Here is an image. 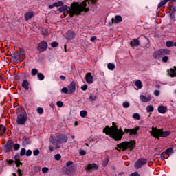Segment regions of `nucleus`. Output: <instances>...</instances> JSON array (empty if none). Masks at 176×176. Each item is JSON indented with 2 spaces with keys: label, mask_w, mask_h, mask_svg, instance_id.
Listing matches in <instances>:
<instances>
[{
  "label": "nucleus",
  "mask_w": 176,
  "mask_h": 176,
  "mask_svg": "<svg viewBox=\"0 0 176 176\" xmlns=\"http://www.w3.org/2000/svg\"><path fill=\"white\" fill-rule=\"evenodd\" d=\"M79 153L80 156H85V155H86V151H85V150H80Z\"/></svg>",
  "instance_id": "obj_49"
},
{
  "label": "nucleus",
  "mask_w": 176,
  "mask_h": 176,
  "mask_svg": "<svg viewBox=\"0 0 176 176\" xmlns=\"http://www.w3.org/2000/svg\"><path fill=\"white\" fill-rule=\"evenodd\" d=\"M133 119H135V120H140V119H141V117L140 116V114H138V113H133Z\"/></svg>",
  "instance_id": "obj_30"
},
{
  "label": "nucleus",
  "mask_w": 176,
  "mask_h": 176,
  "mask_svg": "<svg viewBox=\"0 0 176 176\" xmlns=\"http://www.w3.org/2000/svg\"><path fill=\"white\" fill-rule=\"evenodd\" d=\"M166 45L167 47H173L174 46V42L173 41H167L166 43Z\"/></svg>",
  "instance_id": "obj_31"
},
{
  "label": "nucleus",
  "mask_w": 176,
  "mask_h": 176,
  "mask_svg": "<svg viewBox=\"0 0 176 176\" xmlns=\"http://www.w3.org/2000/svg\"><path fill=\"white\" fill-rule=\"evenodd\" d=\"M64 6V3H63V1H58L56 3H54V6L55 8H60Z\"/></svg>",
  "instance_id": "obj_27"
},
{
  "label": "nucleus",
  "mask_w": 176,
  "mask_h": 176,
  "mask_svg": "<svg viewBox=\"0 0 176 176\" xmlns=\"http://www.w3.org/2000/svg\"><path fill=\"white\" fill-rule=\"evenodd\" d=\"M34 156H38L39 155V150L36 149L33 151Z\"/></svg>",
  "instance_id": "obj_50"
},
{
  "label": "nucleus",
  "mask_w": 176,
  "mask_h": 176,
  "mask_svg": "<svg viewBox=\"0 0 176 176\" xmlns=\"http://www.w3.org/2000/svg\"><path fill=\"white\" fill-rule=\"evenodd\" d=\"M87 5H89V0L83 1L81 5L78 2H73L70 8L67 5L62 6L58 8V12H60V13L67 12L69 14V17H74L75 15L79 16L82 12H89V8L86 7Z\"/></svg>",
  "instance_id": "obj_1"
},
{
  "label": "nucleus",
  "mask_w": 176,
  "mask_h": 176,
  "mask_svg": "<svg viewBox=\"0 0 176 176\" xmlns=\"http://www.w3.org/2000/svg\"><path fill=\"white\" fill-rule=\"evenodd\" d=\"M170 134H171V132H170V131L163 132V131L161 130V134L160 135V137H163V138L168 137V135H170Z\"/></svg>",
  "instance_id": "obj_20"
},
{
  "label": "nucleus",
  "mask_w": 176,
  "mask_h": 176,
  "mask_svg": "<svg viewBox=\"0 0 176 176\" xmlns=\"http://www.w3.org/2000/svg\"><path fill=\"white\" fill-rule=\"evenodd\" d=\"M90 1L91 2V3H96V2H97V0H90Z\"/></svg>",
  "instance_id": "obj_62"
},
{
  "label": "nucleus",
  "mask_w": 176,
  "mask_h": 176,
  "mask_svg": "<svg viewBox=\"0 0 176 176\" xmlns=\"http://www.w3.org/2000/svg\"><path fill=\"white\" fill-rule=\"evenodd\" d=\"M27 113L25 111H19L17 113V120L16 122L18 124H24L27 122Z\"/></svg>",
  "instance_id": "obj_6"
},
{
  "label": "nucleus",
  "mask_w": 176,
  "mask_h": 176,
  "mask_svg": "<svg viewBox=\"0 0 176 176\" xmlns=\"http://www.w3.org/2000/svg\"><path fill=\"white\" fill-rule=\"evenodd\" d=\"M173 148H169L166 150L165 153H166L167 155H171V153H173Z\"/></svg>",
  "instance_id": "obj_33"
},
{
  "label": "nucleus",
  "mask_w": 176,
  "mask_h": 176,
  "mask_svg": "<svg viewBox=\"0 0 176 176\" xmlns=\"http://www.w3.org/2000/svg\"><path fill=\"white\" fill-rule=\"evenodd\" d=\"M68 90H69V94H72V93H75L76 90V84L75 82H72L69 86H68Z\"/></svg>",
  "instance_id": "obj_11"
},
{
  "label": "nucleus",
  "mask_w": 176,
  "mask_h": 176,
  "mask_svg": "<svg viewBox=\"0 0 176 176\" xmlns=\"http://www.w3.org/2000/svg\"><path fill=\"white\" fill-rule=\"evenodd\" d=\"M168 2V0H163L159 3L158 8H162V6H163L164 5H166Z\"/></svg>",
  "instance_id": "obj_28"
},
{
  "label": "nucleus",
  "mask_w": 176,
  "mask_h": 176,
  "mask_svg": "<svg viewBox=\"0 0 176 176\" xmlns=\"http://www.w3.org/2000/svg\"><path fill=\"white\" fill-rule=\"evenodd\" d=\"M171 51L168 49H162L153 54L154 58L159 59L162 56H170Z\"/></svg>",
  "instance_id": "obj_5"
},
{
  "label": "nucleus",
  "mask_w": 176,
  "mask_h": 176,
  "mask_svg": "<svg viewBox=\"0 0 176 176\" xmlns=\"http://www.w3.org/2000/svg\"><path fill=\"white\" fill-rule=\"evenodd\" d=\"M122 106L124 108H129V107H130V103L129 102H124Z\"/></svg>",
  "instance_id": "obj_38"
},
{
  "label": "nucleus",
  "mask_w": 176,
  "mask_h": 176,
  "mask_svg": "<svg viewBox=\"0 0 176 176\" xmlns=\"http://www.w3.org/2000/svg\"><path fill=\"white\" fill-rule=\"evenodd\" d=\"M49 171V168L47 167H44L42 168V173H47Z\"/></svg>",
  "instance_id": "obj_53"
},
{
  "label": "nucleus",
  "mask_w": 176,
  "mask_h": 176,
  "mask_svg": "<svg viewBox=\"0 0 176 176\" xmlns=\"http://www.w3.org/2000/svg\"><path fill=\"white\" fill-rule=\"evenodd\" d=\"M14 151H19V149H20V144H15L14 145Z\"/></svg>",
  "instance_id": "obj_43"
},
{
  "label": "nucleus",
  "mask_w": 176,
  "mask_h": 176,
  "mask_svg": "<svg viewBox=\"0 0 176 176\" xmlns=\"http://www.w3.org/2000/svg\"><path fill=\"white\" fill-rule=\"evenodd\" d=\"M0 130H1V131L3 132V133H6V127H5L2 125L0 126Z\"/></svg>",
  "instance_id": "obj_48"
},
{
  "label": "nucleus",
  "mask_w": 176,
  "mask_h": 176,
  "mask_svg": "<svg viewBox=\"0 0 176 176\" xmlns=\"http://www.w3.org/2000/svg\"><path fill=\"white\" fill-rule=\"evenodd\" d=\"M157 111L159 112V113H162V115H164V113H166V112H167V106H159L157 108Z\"/></svg>",
  "instance_id": "obj_15"
},
{
  "label": "nucleus",
  "mask_w": 176,
  "mask_h": 176,
  "mask_svg": "<svg viewBox=\"0 0 176 176\" xmlns=\"http://www.w3.org/2000/svg\"><path fill=\"white\" fill-rule=\"evenodd\" d=\"M15 164H16L17 167H20V165H21V162H20V160H15Z\"/></svg>",
  "instance_id": "obj_44"
},
{
  "label": "nucleus",
  "mask_w": 176,
  "mask_h": 176,
  "mask_svg": "<svg viewBox=\"0 0 176 176\" xmlns=\"http://www.w3.org/2000/svg\"><path fill=\"white\" fill-rule=\"evenodd\" d=\"M135 85L138 87V89H142V82L140 80L135 82Z\"/></svg>",
  "instance_id": "obj_21"
},
{
  "label": "nucleus",
  "mask_w": 176,
  "mask_h": 176,
  "mask_svg": "<svg viewBox=\"0 0 176 176\" xmlns=\"http://www.w3.org/2000/svg\"><path fill=\"white\" fill-rule=\"evenodd\" d=\"M36 111L39 115H42V113H43V109L41 107H38L37 108Z\"/></svg>",
  "instance_id": "obj_36"
},
{
  "label": "nucleus",
  "mask_w": 176,
  "mask_h": 176,
  "mask_svg": "<svg viewBox=\"0 0 176 176\" xmlns=\"http://www.w3.org/2000/svg\"><path fill=\"white\" fill-rule=\"evenodd\" d=\"M92 169L94 170H98V165H97V164H92Z\"/></svg>",
  "instance_id": "obj_45"
},
{
  "label": "nucleus",
  "mask_w": 176,
  "mask_h": 176,
  "mask_svg": "<svg viewBox=\"0 0 176 176\" xmlns=\"http://www.w3.org/2000/svg\"><path fill=\"white\" fill-rule=\"evenodd\" d=\"M80 116H81V118H86V116H87V111L82 110L80 112Z\"/></svg>",
  "instance_id": "obj_26"
},
{
  "label": "nucleus",
  "mask_w": 176,
  "mask_h": 176,
  "mask_svg": "<svg viewBox=\"0 0 176 176\" xmlns=\"http://www.w3.org/2000/svg\"><path fill=\"white\" fill-rule=\"evenodd\" d=\"M108 69H110V71H113L115 69V65L113 63H109L107 65Z\"/></svg>",
  "instance_id": "obj_23"
},
{
  "label": "nucleus",
  "mask_w": 176,
  "mask_h": 176,
  "mask_svg": "<svg viewBox=\"0 0 176 176\" xmlns=\"http://www.w3.org/2000/svg\"><path fill=\"white\" fill-rule=\"evenodd\" d=\"M60 79H61L62 80H65L66 78L64 76H60Z\"/></svg>",
  "instance_id": "obj_59"
},
{
  "label": "nucleus",
  "mask_w": 176,
  "mask_h": 176,
  "mask_svg": "<svg viewBox=\"0 0 176 176\" xmlns=\"http://www.w3.org/2000/svg\"><path fill=\"white\" fill-rule=\"evenodd\" d=\"M67 136L60 135L56 138L51 137L50 139V142H51L52 145H58V144H65V142H67Z\"/></svg>",
  "instance_id": "obj_4"
},
{
  "label": "nucleus",
  "mask_w": 176,
  "mask_h": 176,
  "mask_svg": "<svg viewBox=\"0 0 176 176\" xmlns=\"http://www.w3.org/2000/svg\"><path fill=\"white\" fill-rule=\"evenodd\" d=\"M135 147V141L123 142L117 144L116 151H127V149H134Z\"/></svg>",
  "instance_id": "obj_3"
},
{
  "label": "nucleus",
  "mask_w": 176,
  "mask_h": 176,
  "mask_svg": "<svg viewBox=\"0 0 176 176\" xmlns=\"http://www.w3.org/2000/svg\"><path fill=\"white\" fill-rule=\"evenodd\" d=\"M56 105L58 107V108H61L63 105H64V103L61 101H58L56 102Z\"/></svg>",
  "instance_id": "obj_41"
},
{
  "label": "nucleus",
  "mask_w": 176,
  "mask_h": 176,
  "mask_svg": "<svg viewBox=\"0 0 176 176\" xmlns=\"http://www.w3.org/2000/svg\"><path fill=\"white\" fill-rule=\"evenodd\" d=\"M140 130V126H136L133 129H124V133L129 134V135H137L138 134V131Z\"/></svg>",
  "instance_id": "obj_7"
},
{
  "label": "nucleus",
  "mask_w": 176,
  "mask_h": 176,
  "mask_svg": "<svg viewBox=\"0 0 176 176\" xmlns=\"http://www.w3.org/2000/svg\"><path fill=\"white\" fill-rule=\"evenodd\" d=\"M109 162V157H107L102 162V165L104 166V167H105V166L108 165V163Z\"/></svg>",
  "instance_id": "obj_25"
},
{
  "label": "nucleus",
  "mask_w": 176,
  "mask_h": 176,
  "mask_svg": "<svg viewBox=\"0 0 176 176\" xmlns=\"http://www.w3.org/2000/svg\"><path fill=\"white\" fill-rule=\"evenodd\" d=\"M160 94V91L159 90L154 91V95H155L157 97Z\"/></svg>",
  "instance_id": "obj_55"
},
{
  "label": "nucleus",
  "mask_w": 176,
  "mask_h": 176,
  "mask_svg": "<svg viewBox=\"0 0 176 176\" xmlns=\"http://www.w3.org/2000/svg\"><path fill=\"white\" fill-rule=\"evenodd\" d=\"M130 176H140L139 173L137 172H135L133 173H131Z\"/></svg>",
  "instance_id": "obj_56"
},
{
  "label": "nucleus",
  "mask_w": 176,
  "mask_h": 176,
  "mask_svg": "<svg viewBox=\"0 0 176 176\" xmlns=\"http://www.w3.org/2000/svg\"><path fill=\"white\" fill-rule=\"evenodd\" d=\"M49 149H50V152H53V147L50 146Z\"/></svg>",
  "instance_id": "obj_63"
},
{
  "label": "nucleus",
  "mask_w": 176,
  "mask_h": 176,
  "mask_svg": "<svg viewBox=\"0 0 176 176\" xmlns=\"http://www.w3.org/2000/svg\"><path fill=\"white\" fill-rule=\"evenodd\" d=\"M50 9H53V8H56V6H54V3L53 5L49 6Z\"/></svg>",
  "instance_id": "obj_61"
},
{
  "label": "nucleus",
  "mask_w": 176,
  "mask_h": 176,
  "mask_svg": "<svg viewBox=\"0 0 176 176\" xmlns=\"http://www.w3.org/2000/svg\"><path fill=\"white\" fill-rule=\"evenodd\" d=\"M103 133H105L107 135H109V137L115 140V141H120L123 135H124L123 130H122V129H118V126L116 125H113L111 128L106 126L103 129Z\"/></svg>",
  "instance_id": "obj_2"
},
{
  "label": "nucleus",
  "mask_w": 176,
  "mask_h": 176,
  "mask_svg": "<svg viewBox=\"0 0 176 176\" xmlns=\"http://www.w3.org/2000/svg\"><path fill=\"white\" fill-rule=\"evenodd\" d=\"M147 160L146 159H140L138 161H137L135 164V168H141L142 166L146 164Z\"/></svg>",
  "instance_id": "obj_10"
},
{
  "label": "nucleus",
  "mask_w": 176,
  "mask_h": 176,
  "mask_svg": "<svg viewBox=\"0 0 176 176\" xmlns=\"http://www.w3.org/2000/svg\"><path fill=\"white\" fill-rule=\"evenodd\" d=\"M167 61H168V56H167V55H164L162 57V63H167Z\"/></svg>",
  "instance_id": "obj_37"
},
{
  "label": "nucleus",
  "mask_w": 176,
  "mask_h": 176,
  "mask_svg": "<svg viewBox=\"0 0 176 176\" xmlns=\"http://www.w3.org/2000/svg\"><path fill=\"white\" fill-rule=\"evenodd\" d=\"M140 101H142V102H149V101H151V100H152V96H151V95H148L146 97L144 95H140Z\"/></svg>",
  "instance_id": "obj_14"
},
{
  "label": "nucleus",
  "mask_w": 176,
  "mask_h": 176,
  "mask_svg": "<svg viewBox=\"0 0 176 176\" xmlns=\"http://www.w3.org/2000/svg\"><path fill=\"white\" fill-rule=\"evenodd\" d=\"M26 156H31L32 155V151L31 150H28L25 153Z\"/></svg>",
  "instance_id": "obj_52"
},
{
  "label": "nucleus",
  "mask_w": 176,
  "mask_h": 176,
  "mask_svg": "<svg viewBox=\"0 0 176 176\" xmlns=\"http://www.w3.org/2000/svg\"><path fill=\"white\" fill-rule=\"evenodd\" d=\"M122 16L117 15L115 16V19H112V23L113 24L115 23L116 24H118L119 23H122Z\"/></svg>",
  "instance_id": "obj_16"
},
{
  "label": "nucleus",
  "mask_w": 176,
  "mask_h": 176,
  "mask_svg": "<svg viewBox=\"0 0 176 176\" xmlns=\"http://www.w3.org/2000/svg\"><path fill=\"white\" fill-rule=\"evenodd\" d=\"M169 74H170V76H171V78H176V67L175 66L173 67V69H170Z\"/></svg>",
  "instance_id": "obj_17"
},
{
  "label": "nucleus",
  "mask_w": 176,
  "mask_h": 176,
  "mask_svg": "<svg viewBox=\"0 0 176 176\" xmlns=\"http://www.w3.org/2000/svg\"><path fill=\"white\" fill-rule=\"evenodd\" d=\"M140 45V41L137 38H134L131 42V46L132 47H135L138 46Z\"/></svg>",
  "instance_id": "obj_18"
},
{
  "label": "nucleus",
  "mask_w": 176,
  "mask_h": 176,
  "mask_svg": "<svg viewBox=\"0 0 176 176\" xmlns=\"http://www.w3.org/2000/svg\"><path fill=\"white\" fill-rule=\"evenodd\" d=\"M72 164H74L73 162L68 161L67 162H66V167H69V166H72Z\"/></svg>",
  "instance_id": "obj_51"
},
{
  "label": "nucleus",
  "mask_w": 176,
  "mask_h": 176,
  "mask_svg": "<svg viewBox=\"0 0 176 176\" xmlns=\"http://www.w3.org/2000/svg\"><path fill=\"white\" fill-rule=\"evenodd\" d=\"M81 89L83 90L84 91L85 90H87V85H84L83 86L81 87Z\"/></svg>",
  "instance_id": "obj_54"
},
{
  "label": "nucleus",
  "mask_w": 176,
  "mask_h": 176,
  "mask_svg": "<svg viewBox=\"0 0 176 176\" xmlns=\"http://www.w3.org/2000/svg\"><path fill=\"white\" fill-rule=\"evenodd\" d=\"M41 33H42V35H47V30H42Z\"/></svg>",
  "instance_id": "obj_58"
},
{
  "label": "nucleus",
  "mask_w": 176,
  "mask_h": 176,
  "mask_svg": "<svg viewBox=\"0 0 176 176\" xmlns=\"http://www.w3.org/2000/svg\"><path fill=\"white\" fill-rule=\"evenodd\" d=\"M37 76H38L39 80H43L45 79V76H43V74H42V73H38L37 74Z\"/></svg>",
  "instance_id": "obj_35"
},
{
  "label": "nucleus",
  "mask_w": 176,
  "mask_h": 176,
  "mask_svg": "<svg viewBox=\"0 0 176 176\" xmlns=\"http://www.w3.org/2000/svg\"><path fill=\"white\" fill-rule=\"evenodd\" d=\"M46 49H47V43L45 41H41L37 47V50L38 52H40V53L45 52Z\"/></svg>",
  "instance_id": "obj_9"
},
{
  "label": "nucleus",
  "mask_w": 176,
  "mask_h": 176,
  "mask_svg": "<svg viewBox=\"0 0 176 176\" xmlns=\"http://www.w3.org/2000/svg\"><path fill=\"white\" fill-rule=\"evenodd\" d=\"M89 100H90V101H96L97 100V96L90 95Z\"/></svg>",
  "instance_id": "obj_34"
},
{
  "label": "nucleus",
  "mask_w": 176,
  "mask_h": 176,
  "mask_svg": "<svg viewBox=\"0 0 176 176\" xmlns=\"http://www.w3.org/2000/svg\"><path fill=\"white\" fill-rule=\"evenodd\" d=\"M31 74H32V75H33V76H35V75H36V74H38V69H32Z\"/></svg>",
  "instance_id": "obj_39"
},
{
  "label": "nucleus",
  "mask_w": 176,
  "mask_h": 176,
  "mask_svg": "<svg viewBox=\"0 0 176 176\" xmlns=\"http://www.w3.org/2000/svg\"><path fill=\"white\" fill-rule=\"evenodd\" d=\"M86 171H91L93 170V165L91 164H88L85 168Z\"/></svg>",
  "instance_id": "obj_32"
},
{
  "label": "nucleus",
  "mask_w": 176,
  "mask_h": 176,
  "mask_svg": "<svg viewBox=\"0 0 176 176\" xmlns=\"http://www.w3.org/2000/svg\"><path fill=\"white\" fill-rule=\"evenodd\" d=\"M93 76L91 75V73L89 72L87 73L85 75V80L87 83H89V85H91L93 83Z\"/></svg>",
  "instance_id": "obj_13"
},
{
  "label": "nucleus",
  "mask_w": 176,
  "mask_h": 176,
  "mask_svg": "<svg viewBox=\"0 0 176 176\" xmlns=\"http://www.w3.org/2000/svg\"><path fill=\"white\" fill-rule=\"evenodd\" d=\"M68 34V37L67 39H72L74 38H75V33L73 32H67Z\"/></svg>",
  "instance_id": "obj_22"
},
{
  "label": "nucleus",
  "mask_w": 176,
  "mask_h": 176,
  "mask_svg": "<svg viewBox=\"0 0 176 176\" xmlns=\"http://www.w3.org/2000/svg\"><path fill=\"white\" fill-rule=\"evenodd\" d=\"M20 155L21 156H24L25 155V148H21L20 151Z\"/></svg>",
  "instance_id": "obj_46"
},
{
  "label": "nucleus",
  "mask_w": 176,
  "mask_h": 176,
  "mask_svg": "<svg viewBox=\"0 0 176 176\" xmlns=\"http://www.w3.org/2000/svg\"><path fill=\"white\" fill-rule=\"evenodd\" d=\"M90 41H91V42H94V41H96V36H92V37H91Z\"/></svg>",
  "instance_id": "obj_60"
},
{
  "label": "nucleus",
  "mask_w": 176,
  "mask_h": 176,
  "mask_svg": "<svg viewBox=\"0 0 176 176\" xmlns=\"http://www.w3.org/2000/svg\"><path fill=\"white\" fill-rule=\"evenodd\" d=\"M8 163H9L10 164H12V163H13V160H9V161H8Z\"/></svg>",
  "instance_id": "obj_64"
},
{
  "label": "nucleus",
  "mask_w": 176,
  "mask_h": 176,
  "mask_svg": "<svg viewBox=\"0 0 176 176\" xmlns=\"http://www.w3.org/2000/svg\"><path fill=\"white\" fill-rule=\"evenodd\" d=\"M150 133L152 137H153L154 138H159L160 137V134H162V129H158L157 128L152 127Z\"/></svg>",
  "instance_id": "obj_8"
},
{
  "label": "nucleus",
  "mask_w": 176,
  "mask_h": 176,
  "mask_svg": "<svg viewBox=\"0 0 176 176\" xmlns=\"http://www.w3.org/2000/svg\"><path fill=\"white\" fill-rule=\"evenodd\" d=\"M147 112H153V110L155 108H153V106L152 105H148L146 108Z\"/></svg>",
  "instance_id": "obj_24"
},
{
  "label": "nucleus",
  "mask_w": 176,
  "mask_h": 176,
  "mask_svg": "<svg viewBox=\"0 0 176 176\" xmlns=\"http://www.w3.org/2000/svg\"><path fill=\"white\" fill-rule=\"evenodd\" d=\"M52 47H57L58 46V43L54 41L51 43Z\"/></svg>",
  "instance_id": "obj_42"
},
{
  "label": "nucleus",
  "mask_w": 176,
  "mask_h": 176,
  "mask_svg": "<svg viewBox=\"0 0 176 176\" xmlns=\"http://www.w3.org/2000/svg\"><path fill=\"white\" fill-rule=\"evenodd\" d=\"M62 93H65L67 94V93H69V89L67 87H63L61 89Z\"/></svg>",
  "instance_id": "obj_40"
},
{
  "label": "nucleus",
  "mask_w": 176,
  "mask_h": 176,
  "mask_svg": "<svg viewBox=\"0 0 176 176\" xmlns=\"http://www.w3.org/2000/svg\"><path fill=\"white\" fill-rule=\"evenodd\" d=\"M22 87L25 89V90H28L30 89V83L27 80H23L22 83Z\"/></svg>",
  "instance_id": "obj_19"
},
{
  "label": "nucleus",
  "mask_w": 176,
  "mask_h": 176,
  "mask_svg": "<svg viewBox=\"0 0 176 176\" xmlns=\"http://www.w3.org/2000/svg\"><path fill=\"white\" fill-rule=\"evenodd\" d=\"M17 173H18V175H19V176L23 175V174L21 173V169H18Z\"/></svg>",
  "instance_id": "obj_57"
},
{
  "label": "nucleus",
  "mask_w": 176,
  "mask_h": 176,
  "mask_svg": "<svg viewBox=\"0 0 176 176\" xmlns=\"http://www.w3.org/2000/svg\"><path fill=\"white\" fill-rule=\"evenodd\" d=\"M55 160H60L61 159V155L60 154H56L54 156Z\"/></svg>",
  "instance_id": "obj_47"
},
{
  "label": "nucleus",
  "mask_w": 176,
  "mask_h": 176,
  "mask_svg": "<svg viewBox=\"0 0 176 176\" xmlns=\"http://www.w3.org/2000/svg\"><path fill=\"white\" fill-rule=\"evenodd\" d=\"M34 173H39L41 171V166H36L32 168Z\"/></svg>",
  "instance_id": "obj_29"
},
{
  "label": "nucleus",
  "mask_w": 176,
  "mask_h": 176,
  "mask_svg": "<svg viewBox=\"0 0 176 176\" xmlns=\"http://www.w3.org/2000/svg\"><path fill=\"white\" fill-rule=\"evenodd\" d=\"M34 16H35V14L32 11L26 12L24 14L25 20L28 21V20H31Z\"/></svg>",
  "instance_id": "obj_12"
}]
</instances>
